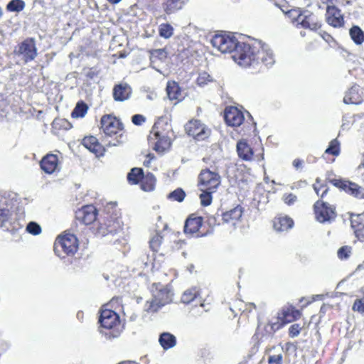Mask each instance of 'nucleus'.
<instances>
[{"instance_id":"obj_1","label":"nucleus","mask_w":364,"mask_h":364,"mask_svg":"<svg viewBox=\"0 0 364 364\" xmlns=\"http://www.w3.org/2000/svg\"><path fill=\"white\" fill-rule=\"evenodd\" d=\"M239 50V58L242 60L240 61V66L248 67L257 64L259 61L266 66H271L274 63L272 50L267 44L261 41L256 42L252 46H243Z\"/></svg>"},{"instance_id":"obj_2","label":"nucleus","mask_w":364,"mask_h":364,"mask_svg":"<svg viewBox=\"0 0 364 364\" xmlns=\"http://www.w3.org/2000/svg\"><path fill=\"white\" fill-rule=\"evenodd\" d=\"M108 304L103 305L100 310L98 322L101 331L107 339L118 338L121 333V321L119 316L114 311L107 308Z\"/></svg>"},{"instance_id":"obj_3","label":"nucleus","mask_w":364,"mask_h":364,"mask_svg":"<svg viewBox=\"0 0 364 364\" xmlns=\"http://www.w3.org/2000/svg\"><path fill=\"white\" fill-rule=\"evenodd\" d=\"M212 46L222 53H232V58L235 62L240 65L242 60L239 55L240 48L248 43H241L231 33L215 34L210 41Z\"/></svg>"},{"instance_id":"obj_4","label":"nucleus","mask_w":364,"mask_h":364,"mask_svg":"<svg viewBox=\"0 0 364 364\" xmlns=\"http://www.w3.org/2000/svg\"><path fill=\"white\" fill-rule=\"evenodd\" d=\"M79 249L77 236L67 231L59 235L53 244L55 255L60 258L73 256Z\"/></svg>"},{"instance_id":"obj_5","label":"nucleus","mask_w":364,"mask_h":364,"mask_svg":"<svg viewBox=\"0 0 364 364\" xmlns=\"http://www.w3.org/2000/svg\"><path fill=\"white\" fill-rule=\"evenodd\" d=\"M302 309H298L292 304L283 306L277 313V321H270L268 326L272 333H275L282 329L288 323L299 320L302 316Z\"/></svg>"},{"instance_id":"obj_6","label":"nucleus","mask_w":364,"mask_h":364,"mask_svg":"<svg viewBox=\"0 0 364 364\" xmlns=\"http://www.w3.org/2000/svg\"><path fill=\"white\" fill-rule=\"evenodd\" d=\"M162 124V119H159L155 122L150 136L151 140H156L154 149L159 153H164L167 151L171 145V141L168 133L160 130Z\"/></svg>"},{"instance_id":"obj_7","label":"nucleus","mask_w":364,"mask_h":364,"mask_svg":"<svg viewBox=\"0 0 364 364\" xmlns=\"http://www.w3.org/2000/svg\"><path fill=\"white\" fill-rule=\"evenodd\" d=\"M316 220L321 223H330L336 218V208L328 203L317 200L314 204Z\"/></svg>"},{"instance_id":"obj_8","label":"nucleus","mask_w":364,"mask_h":364,"mask_svg":"<svg viewBox=\"0 0 364 364\" xmlns=\"http://www.w3.org/2000/svg\"><path fill=\"white\" fill-rule=\"evenodd\" d=\"M14 53L25 63L33 60L38 55L34 38H28L22 41L16 48Z\"/></svg>"},{"instance_id":"obj_9","label":"nucleus","mask_w":364,"mask_h":364,"mask_svg":"<svg viewBox=\"0 0 364 364\" xmlns=\"http://www.w3.org/2000/svg\"><path fill=\"white\" fill-rule=\"evenodd\" d=\"M16 203L14 198L0 195V227L12 225L11 217Z\"/></svg>"},{"instance_id":"obj_10","label":"nucleus","mask_w":364,"mask_h":364,"mask_svg":"<svg viewBox=\"0 0 364 364\" xmlns=\"http://www.w3.org/2000/svg\"><path fill=\"white\" fill-rule=\"evenodd\" d=\"M186 133L198 141L204 140L210 134V130L199 120H191L186 126Z\"/></svg>"},{"instance_id":"obj_11","label":"nucleus","mask_w":364,"mask_h":364,"mask_svg":"<svg viewBox=\"0 0 364 364\" xmlns=\"http://www.w3.org/2000/svg\"><path fill=\"white\" fill-rule=\"evenodd\" d=\"M220 184V176L209 169L202 170L199 175V185L206 191H215Z\"/></svg>"},{"instance_id":"obj_12","label":"nucleus","mask_w":364,"mask_h":364,"mask_svg":"<svg viewBox=\"0 0 364 364\" xmlns=\"http://www.w3.org/2000/svg\"><path fill=\"white\" fill-rule=\"evenodd\" d=\"M97 210L92 205L83 206L75 213L76 220L80 225H90L97 218Z\"/></svg>"},{"instance_id":"obj_13","label":"nucleus","mask_w":364,"mask_h":364,"mask_svg":"<svg viewBox=\"0 0 364 364\" xmlns=\"http://www.w3.org/2000/svg\"><path fill=\"white\" fill-rule=\"evenodd\" d=\"M101 129L107 136L117 134L123 129L122 122L114 116L105 115L101 119Z\"/></svg>"},{"instance_id":"obj_14","label":"nucleus","mask_w":364,"mask_h":364,"mask_svg":"<svg viewBox=\"0 0 364 364\" xmlns=\"http://www.w3.org/2000/svg\"><path fill=\"white\" fill-rule=\"evenodd\" d=\"M224 118L226 124L231 127H239L244 121V114L235 107H227L225 110Z\"/></svg>"},{"instance_id":"obj_15","label":"nucleus","mask_w":364,"mask_h":364,"mask_svg":"<svg viewBox=\"0 0 364 364\" xmlns=\"http://www.w3.org/2000/svg\"><path fill=\"white\" fill-rule=\"evenodd\" d=\"M242 213V208L240 205L224 213L222 215L224 224L229 226L239 225L241 222Z\"/></svg>"},{"instance_id":"obj_16","label":"nucleus","mask_w":364,"mask_h":364,"mask_svg":"<svg viewBox=\"0 0 364 364\" xmlns=\"http://www.w3.org/2000/svg\"><path fill=\"white\" fill-rule=\"evenodd\" d=\"M334 185L358 198H364V188L347 181L334 180Z\"/></svg>"},{"instance_id":"obj_17","label":"nucleus","mask_w":364,"mask_h":364,"mask_svg":"<svg viewBox=\"0 0 364 364\" xmlns=\"http://www.w3.org/2000/svg\"><path fill=\"white\" fill-rule=\"evenodd\" d=\"M327 23L333 27H341L344 24L341 11L334 6L328 5L326 8Z\"/></svg>"},{"instance_id":"obj_18","label":"nucleus","mask_w":364,"mask_h":364,"mask_svg":"<svg viewBox=\"0 0 364 364\" xmlns=\"http://www.w3.org/2000/svg\"><path fill=\"white\" fill-rule=\"evenodd\" d=\"M364 92L359 85H353L345 95L343 102L346 104H360L363 99Z\"/></svg>"},{"instance_id":"obj_19","label":"nucleus","mask_w":364,"mask_h":364,"mask_svg":"<svg viewBox=\"0 0 364 364\" xmlns=\"http://www.w3.org/2000/svg\"><path fill=\"white\" fill-rule=\"evenodd\" d=\"M297 20L303 28L314 31H317L321 26L318 18L310 13L306 15H299Z\"/></svg>"},{"instance_id":"obj_20","label":"nucleus","mask_w":364,"mask_h":364,"mask_svg":"<svg viewBox=\"0 0 364 364\" xmlns=\"http://www.w3.org/2000/svg\"><path fill=\"white\" fill-rule=\"evenodd\" d=\"M59 161L57 155L48 154L41 161V168L46 173L51 174L58 170Z\"/></svg>"},{"instance_id":"obj_21","label":"nucleus","mask_w":364,"mask_h":364,"mask_svg":"<svg viewBox=\"0 0 364 364\" xmlns=\"http://www.w3.org/2000/svg\"><path fill=\"white\" fill-rule=\"evenodd\" d=\"M132 93L131 87L127 84H119L114 87L113 97L116 101H124L129 98Z\"/></svg>"},{"instance_id":"obj_22","label":"nucleus","mask_w":364,"mask_h":364,"mask_svg":"<svg viewBox=\"0 0 364 364\" xmlns=\"http://www.w3.org/2000/svg\"><path fill=\"white\" fill-rule=\"evenodd\" d=\"M173 293L168 287H164L154 293L153 296L156 298L161 304L166 306L173 301Z\"/></svg>"},{"instance_id":"obj_23","label":"nucleus","mask_w":364,"mask_h":364,"mask_svg":"<svg viewBox=\"0 0 364 364\" xmlns=\"http://www.w3.org/2000/svg\"><path fill=\"white\" fill-rule=\"evenodd\" d=\"M237 152L239 157L244 161H251L253 159V151L245 140H240L237 143Z\"/></svg>"},{"instance_id":"obj_24","label":"nucleus","mask_w":364,"mask_h":364,"mask_svg":"<svg viewBox=\"0 0 364 364\" xmlns=\"http://www.w3.org/2000/svg\"><path fill=\"white\" fill-rule=\"evenodd\" d=\"M159 342L164 350H168L176 345V338L171 333L164 332L160 334Z\"/></svg>"},{"instance_id":"obj_25","label":"nucleus","mask_w":364,"mask_h":364,"mask_svg":"<svg viewBox=\"0 0 364 364\" xmlns=\"http://www.w3.org/2000/svg\"><path fill=\"white\" fill-rule=\"evenodd\" d=\"M200 291L197 287H191L186 289L181 295V302L188 304L200 297Z\"/></svg>"},{"instance_id":"obj_26","label":"nucleus","mask_w":364,"mask_h":364,"mask_svg":"<svg viewBox=\"0 0 364 364\" xmlns=\"http://www.w3.org/2000/svg\"><path fill=\"white\" fill-rule=\"evenodd\" d=\"M294 225L293 219L283 214L278 215L273 220L274 228H292Z\"/></svg>"},{"instance_id":"obj_27","label":"nucleus","mask_w":364,"mask_h":364,"mask_svg":"<svg viewBox=\"0 0 364 364\" xmlns=\"http://www.w3.org/2000/svg\"><path fill=\"white\" fill-rule=\"evenodd\" d=\"M166 92H167L168 97L171 100H178L180 99V97H181V88H180L179 85H178V83H176L174 81L168 82L167 85H166Z\"/></svg>"},{"instance_id":"obj_28","label":"nucleus","mask_w":364,"mask_h":364,"mask_svg":"<svg viewBox=\"0 0 364 364\" xmlns=\"http://www.w3.org/2000/svg\"><path fill=\"white\" fill-rule=\"evenodd\" d=\"M83 146L91 152L98 154L101 150V145L98 143L97 139L92 136L85 137L82 140Z\"/></svg>"},{"instance_id":"obj_29","label":"nucleus","mask_w":364,"mask_h":364,"mask_svg":"<svg viewBox=\"0 0 364 364\" xmlns=\"http://www.w3.org/2000/svg\"><path fill=\"white\" fill-rule=\"evenodd\" d=\"M351 39L357 45L364 42V32L358 26H353L349 31Z\"/></svg>"},{"instance_id":"obj_30","label":"nucleus","mask_w":364,"mask_h":364,"mask_svg":"<svg viewBox=\"0 0 364 364\" xmlns=\"http://www.w3.org/2000/svg\"><path fill=\"white\" fill-rule=\"evenodd\" d=\"M164 306L154 296L147 300L144 304V311L147 314H155L158 312Z\"/></svg>"},{"instance_id":"obj_31","label":"nucleus","mask_w":364,"mask_h":364,"mask_svg":"<svg viewBox=\"0 0 364 364\" xmlns=\"http://www.w3.org/2000/svg\"><path fill=\"white\" fill-rule=\"evenodd\" d=\"M155 183L156 178L151 173H148L146 175L143 176L141 187L144 191H151L154 190Z\"/></svg>"},{"instance_id":"obj_32","label":"nucleus","mask_w":364,"mask_h":364,"mask_svg":"<svg viewBox=\"0 0 364 364\" xmlns=\"http://www.w3.org/2000/svg\"><path fill=\"white\" fill-rule=\"evenodd\" d=\"M183 5L182 0H165L164 8L167 14H171L181 9Z\"/></svg>"},{"instance_id":"obj_33","label":"nucleus","mask_w":364,"mask_h":364,"mask_svg":"<svg viewBox=\"0 0 364 364\" xmlns=\"http://www.w3.org/2000/svg\"><path fill=\"white\" fill-rule=\"evenodd\" d=\"M143 176L144 173L141 168H133L127 176V180L132 184H137L142 180Z\"/></svg>"},{"instance_id":"obj_34","label":"nucleus","mask_w":364,"mask_h":364,"mask_svg":"<svg viewBox=\"0 0 364 364\" xmlns=\"http://www.w3.org/2000/svg\"><path fill=\"white\" fill-rule=\"evenodd\" d=\"M203 225V218L196 214H191L185 221L183 228H201Z\"/></svg>"},{"instance_id":"obj_35","label":"nucleus","mask_w":364,"mask_h":364,"mask_svg":"<svg viewBox=\"0 0 364 364\" xmlns=\"http://www.w3.org/2000/svg\"><path fill=\"white\" fill-rule=\"evenodd\" d=\"M87 108L88 107L85 102H77L75 107L73 110L71 115L73 118L83 117L87 113Z\"/></svg>"},{"instance_id":"obj_36","label":"nucleus","mask_w":364,"mask_h":364,"mask_svg":"<svg viewBox=\"0 0 364 364\" xmlns=\"http://www.w3.org/2000/svg\"><path fill=\"white\" fill-rule=\"evenodd\" d=\"M25 3L23 0H11L6 6V9L11 12H20L23 10Z\"/></svg>"},{"instance_id":"obj_37","label":"nucleus","mask_w":364,"mask_h":364,"mask_svg":"<svg viewBox=\"0 0 364 364\" xmlns=\"http://www.w3.org/2000/svg\"><path fill=\"white\" fill-rule=\"evenodd\" d=\"M213 82H214V80L210 74L206 72L199 73L197 78V84L200 87H205Z\"/></svg>"},{"instance_id":"obj_38","label":"nucleus","mask_w":364,"mask_h":364,"mask_svg":"<svg viewBox=\"0 0 364 364\" xmlns=\"http://www.w3.org/2000/svg\"><path fill=\"white\" fill-rule=\"evenodd\" d=\"M163 241V236L159 233H156L154 235L150 241L149 246L153 252H157L161 247V245Z\"/></svg>"},{"instance_id":"obj_39","label":"nucleus","mask_w":364,"mask_h":364,"mask_svg":"<svg viewBox=\"0 0 364 364\" xmlns=\"http://www.w3.org/2000/svg\"><path fill=\"white\" fill-rule=\"evenodd\" d=\"M325 152L333 156H338L339 154L340 143L337 139H334L330 142V144Z\"/></svg>"},{"instance_id":"obj_40","label":"nucleus","mask_w":364,"mask_h":364,"mask_svg":"<svg viewBox=\"0 0 364 364\" xmlns=\"http://www.w3.org/2000/svg\"><path fill=\"white\" fill-rule=\"evenodd\" d=\"M203 193L200 195V203L203 206H208L210 205L212 202L211 193L214 191H206L204 188H201Z\"/></svg>"},{"instance_id":"obj_41","label":"nucleus","mask_w":364,"mask_h":364,"mask_svg":"<svg viewBox=\"0 0 364 364\" xmlns=\"http://www.w3.org/2000/svg\"><path fill=\"white\" fill-rule=\"evenodd\" d=\"M173 27L167 23H163L159 26V34L164 38H169L173 35Z\"/></svg>"},{"instance_id":"obj_42","label":"nucleus","mask_w":364,"mask_h":364,"mask_svg":"<svg viewBox=\"0 0 364 364\" xmlns=\"http://www.w3.org/2000/svg\"><path fill=\"white\" fill-rule=\"evenodd\" d=\"M304 326L300 323H294L291 324L288 329V334L290 338L297 337L302 331Z\"/></svg>"},{"instance_id":"obj_43","label":"nucleus","mask_w":364,"mask_h":364,"mask_svg":"<svg viewBox=\"0 0 364 364\" xmlns=\"http://www.w3.org/2000/svg\"><path fill=\"white\" fill-rule=\"evenodd\" d=\"M185 196L186 193L181 188H177L168 194V198L178 202H182Z\"/></svg>"},{"instance_id":"obj_44","label":"nucleus","mask_w":364,"mask_h":364,"mask_svg":"<svg viewBox=\"0 0 364 364\" xmlns=\"http://www.w3.org/2000/svg\"><path fill=\"white\" fill-rule=\"evenodd\" d=\"M364 214L353 215L350 218V226L351 228H358L361 225V228H364Z\"/></svg>"},{"instance_id":"obj_45","label":"nucleus","mask_w":364,"mask_h":364,"mask_svg":"<svg viewBox=\"0 0 364 364\" xmlns=\"http://www.w3.org/2000/svg\"><path fill=\"white\" fill-rule=\"evenodd\" d=\"M351 248L348 246H343L338 250V257L340 259H346L350 257Z\"/></svg>"},{"instance_id":"obj_46","label":"nucleus","mask_w":364,"mask_h":364,"mask_svg":"<svg viewBox=\"0 0 364 364\" xmlns=\"http://www.w3.org/2000/svg\"><path fill=\"white\" fill-rule=\"evenodd\" d=\"M352 309L361 314L364 313V296L355 300Z\"/></svg>"},{"instance_id":"obj_47","label":"nucleus","mask_w":364,"mask_h":364,"mask_svg":"<svg viewBox=\"0 0 364 364\" xmlns=\"http://www.w3.org/2000/svg\"><path fill=\"white\" fill-rule=\"evenodd\" d=\"M167 57V52L165 49H156L151 53V58H157L160 60H164Z\"/></svg>"},{"instance_id":"obj_48","label":"nucleus","mask_w":364,"mask_h":364,"mask_svg":"<svg viewBox=\"0 0 364 364\" xmlns=\"http://www.w3.org/2000/svg\"><path fill=\"white\" fill-rule=\"evenodd\" d=\"M283 356L282 354L272 355L268 358L269 364H282Z\"/></svg>"},{"instance_id":"obj_49","label":"nucleus","mask_w":364,"mask_h":364,"mask_svg":"<svg viewBox=\"0 0 364 364\" xmlns=\"http://www.w3.org/2000/svg\"><path fill=\"white\" fill-rule=\"evenodd\" d=\"M200 229H183V232L186 235H190V237H198L200 236L205 235L207 233H204L202 235L199 234Z\"/></svg>"},{"instance_id":"obj_50","label":"nucleus","mask_w":364,"mask_h":364,"mask_svg":"<svg viewBox=\"0 0 364 364\" xmlns=\"http://www.w3.org/2000/svg\"><path fill=\"white\" fill-rule=\"evenodd\" d=\"M132 121L136 125H141L145 122V117L141 114H135L132 117Z\"/></svg>"},{"instance_id":"obj_51","label":"nucleus","mask_w":364,"mask_h":364,"mask_svg":"<svg viewBox=\"0 0 364 364\" xmlns=\"http://www.w3.org/2000/svg\"><path fill=\"white\" fill-rule=\"evenodd\" d=\"M283 198L285 203L288 205L293 204L296 200V196L292 193L284 195Z\"/></svg>"},{"instance_id":"obj_52","label":"nucleus","mask_w":364,"mask_h":364,"mask_svg":"<svg viewBox=\"0 0 364 364\" xmlns=\"http://www.w3.org/2000/svg\"><path fill=\"white\" fill-rule=\"evenodd\" d=\"M354 233L358 240L364 242V229H355Z\"/></svg>"},{"instance_id":"obj_53","label":"nucleus","mask_w":364,"mask_h":364,"mask_svg":"<svg viewBox=\"0 0 364 364\" xmlns=\"http://www.w3.org/2000/svg\"><path fill=\"white\" fill-rule=\"evenodd\" d=\"M318 34L326 42H329V41L332 38L331 36L325 31H320Z\"/></svg>"},{"instance_id":"obj_54","label":"nucleus","mask_w":364,"mask_h":364,"mask_svg":"<svg viewBox=\"0 0 364 364\" xmlns=\"http://www.w3.org/2000/svg\"><path fill=\"white\" fill-rule=\"evenodd\" d=\"M42 229H26V232L32 234L33 235H37L41 232Z\"/></svg>"},{"instance_id":"obj_55","label":"nucleus","mask_w":364,"mask_h":364,"mask_svg":"<svg viewBox=\"0 0 364 364\" xmlns=\"http://www.w3.org/2000/svg\"><path fill=\"white\" fill-rule=\"evenodd\" d=\"M293 166L296 168H299L301 167L302 166V161L300 160V159H295L293 161Z\"/></svg>"},{"instance_id":"obj_56","label":"nucleus","mask_w":364,"mask_h":364,"mask_svg":"<svg viewBox=\"0 0 364 364\" xmlns=\"http://www.w3.org/2000/svg\"><path fill=\"white\" fill-rule=\"evenodd\" d=\"M26 228H41V226L36 222L31 221L26 225Z\"/></svg>"},{"instance_id":"obj_57","label":"nucleus","mask_w":364,"mask_h":364,"mask_svg":"<svg viewBox=\"0 0 364 364\" xmlns=\"http://www.w3.org/2000/svg\"><path fill=\"white\" fill-rule=\"evenodd\" d=\"M246 306H247V309H248L249 312H251L252 311V309H256V306L252 303H250L249 304H247Z\"/></svg>"},{"instance_id":"obj_58","label":"nucleus","mask_w":364,"mask_h":364,"mask_svg":"<svg viewBox=\"0 0 364 364\" xmlns=\"http://www.w3.org/2000/svg\"><path fill=\"white\" fill-rule=\"evenodd\" d=\"M323 4H327V6L330 5L329 4H333V0H321Z\"/></svg>"},{"instance_id":"obj_59","label":"nucleus","mask_w":364,"mask_h":364,"mask_svg":"<svg viewBox=\"0 0 364 364\" xmlns=\"http://www.w3.org/2000/svg\"><path fill=\"white\" fill-rule=\"evenodd\" d=\"M109 3L112 4H116L119 3L122 0H107Z\"/></svg>"},{"instance_id":"obj_60","label":"nucleus","mask_w":364,"mask_h":364,"mask_svg":"<svg viewBox=\"0 0 364 364\" xmlns=\"http://www.w3.org/2000/svg\"><path fill=\"white\" fill-rule=\"evenodd\" d=\"M314 191H316V194L318 195L319 194V188L316 185L314 186Z\"/></svg>"},{"instance_id":"obj_61","label":"nucleus","mask_w":364,"mask_h":364,"mask_svg":"<svg viewBox=\"0 0 364 364\" xmlns=\"http://www.w3.org/2000/svg\"><path fill=\"white\" fill-rule=\"evenodd\" d=\"M327 191H328V189H327V188H326V189L323 191V193H322V194H321V197H323L324 194H326V193H327Z\"/></svg>"},{"instance_id":"obj_62","label":"nucleus","mask_w":364,"mask_h":364,"mask_svg":"<svg viewBox=\"0 0 364 364\" xmlns=\"http://www.w3.org/2000/svg\"><path fill=\"white\" fill-rule=\"evenodd\" d=\"M235 304H236V305H237V306H240V305H242V301H237V302L235 303Z\"/></svg>"},{"instance_id":"obj_63","label":"nucleus","mask_w":364,"mask_h":364,"mask_svg":"<svg viewBox=\"0 0 364 364\" xmlns=\"http://www.w3.org/2000/svg\"><path fill=\"white\" fill-rule=\"evenodd\" d=\"M300 34H301V36H306V33L304 31H301Z\"/></svg>"},{"instance_id":"obj_64","label":"nucleus","mask_w":364,"mask_h":364,"mask_svg":"<svg viewBox=\"0 0 364 364\" xmlns=\"http://www.w3.org/2000/svg\"><path fill=\"white\" fill-rule=\"evenodd\" d=\"M257 56L263 57V55H259L258 53H256V57Z\"/></svg>"}]
</instances>
